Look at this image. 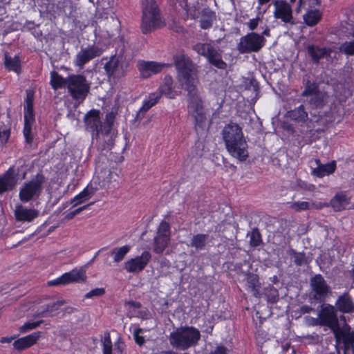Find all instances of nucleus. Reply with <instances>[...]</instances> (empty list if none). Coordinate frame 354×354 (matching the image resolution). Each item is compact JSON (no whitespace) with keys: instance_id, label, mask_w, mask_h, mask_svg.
Returning <instances> with one entry per match:
<instances>
[{"instance_id":"48","label":"nucleus","mask_w":354,"mask_h":354,"mask_svg":"<svg viewBox=\"0 0 354 354\" xmlns=\"http://www.w3.org/2000/svg\"><path fill=\"white\" fill-rule=\"evenodd\" d=\"M290 207L295 211L306 210L310 208L309 203L306 201L293 202L290 205Z\"/></svg>"},{"instance_id":"5","label":"nucleus","mask_w":354,"mask_h":354,"mask_svg":"<svg viewBox=\"0 0 354 354\" xmlns=\"http://www.w3.org/2000/svg\"><path fill=\"white\" fill-rule=\"evenodd\" d=\"M301 96L306 97V102L312 109H322L328 102L329 94L319 85L309 80H304V90Z\"/></svg>"},{"instance_id":"34","label":"nucleus","mask_w":354,"mask_h":354,"mask_svg":"<svg viewBox=\"0 0 354 354\" xmlns=\"http://www.w3.org/2000/svg\"><path fill=\"white\" fill-rule=\"evenodd\" d=\"M349 203V199L344 194H336L330 201V205L335 211H341Z\"/></svg>"},{"instance_id":"36","label":"nucleus","mask_w":354,"mask_h":354,"mask_svg":"<svg viewBox=\"0 0 354 354\" xmlns=\"http://www.w3.org/2000/svg\"><path fill=\"white\" fill-rule=\"evenodd\" d=\"M305 23L310 26L317 24L321 19V14L319 10H309L304 15Z\"/></svg>"},{"instance_id":"51","label":"nucleus","mask_w":354,"mask_h":354,"mask_svg":"<svg viewBox=\"0 0 354 354\" xmlns=\"http://www.w3.org/2000/svg\"><path fill=\"white\" fill-rule=\"evenodd\" d=\"M142 332V329L140 328L136 329L133 332L134 339L139 346L143 345L145 342L144 337L140 335Z\"/></svg>"},{"instance_id":"27","label":"nucleus","mask_w":354,"mask_h":354,"mask_svg":"<svg viewBox=\"0 0 354 354\" xmlns=\"http://www.w3.org/2000/svg\"><path fill=\"white\" fill-rule=\"evenodd\" d=\"M308 53L313 62L319 63L321 59L330 55L331 50L326 48H320L315 45H310L308 47Z\"/></svg>"},{"instance_id":"59","label":"nucleus","mask_w":354,"mask_h":354,"mask_svg":"<svg viewBox=\"0 0 354 354\" xmlns=\"http://www.w3.org/2000/svg\"><path fill=\"white\" fill-rule=\"evenodd\" d=\"M187 13L190 15V17L192 18V19H196L197 17H198V11L196 10V9H193L192 8H187Z\"/></svg>"},{"instance_id":"47","label":"nucleus","mask_w":354,"mask_h":354,"mask_svg":"<svg viewBox=\"0 0 354 354\" xmlns=\"http://www.w3.org/2000/svg\"><path fill=\"white\" fill-rule=\"evenodd\" d=\"M115 118V113L113 111L106 114L104 124H102L103 130L112 131V126Z\"/></svg>"},{"instance_id":"55","label":"nucleus","mask_w":354,"mask_h":354,"mask_svg":"<svg viewBox=\"0 0 354 354\" xmlns=\"http://www.w3.org/2000/svg\"><path fill=\"white\" fill-rule=\"evenodd\" d=\"M48 285L49 286H58V285H66L64 275L62 274L61 277L57 278L56 279L49 281L48 282Z\"/></svg>"},{"instance_id":"35","label":"nucleus","mask_w":354,"mask_h":354,"mask_svg":"<svg viewBox=\"0 0 354 354\" xmlns=\"http://www.w3.org/2000/svg\"><path fill=\"white\" fill-rule=\"evenodd\" d=\"M130 250L131 246L126 245L120 248H114L109 252V254L113 257V262L118 263L124 259Z\"/></svg>"},{"instance_id":"14","label":"nucleus","mask_w":354,"mask_h":354,"mask_svg":"<svg viewBox=\"0 0 354 354\" xmlns=\"http://www.w3.org/2000/svg\"><path fill=\"white\" fill-rule=\"evenodd\" d=\"M151 258L150 252L144 251L140 256L132 258L125 262L124 268L128 272L138 273L145 268Z\"/></svg>"},{"instance_id":"49","label":"nucleus","mask_w":354,"mask_h":354,"mask_svg":"<svg viewBox=\"0 0 354 354\" xmlns=\"http://www.w3.org/2000/svg\"><path fill=\"white\" fill-rule=\"evenodd\" d=\"M104 293H105L104 288H95V289L91 290L88 293H86L84 297H85V298L90 299V298H93V297H100V296L103 295Z\"/></svg>"},{"instance_id":"17","label":"nucleus","mask_w":354,"mask_h":354,"mask_svg":"<svg viewBox=\"0 0 354 354\" xmlns=\"http://www.w3.org/2000/svg\"><path fill=\"white\" fill-rule=\"evenodd\" d=\"M274 16L286 24H295L291 6L283 0H277L274 3Z\"/></svg>"},{"instance_id":"10","label":"nucleus","mask_w":354,"mask_h":354,"mask_svg":"<svg viewBox=\"0 0 354 354\" xmlns=\"http://www.w3.org/2000/svg\"><path fill=\"white\" fill-rule=\"evenodd\" d=\"M44 183V177L37 174L31 181L26 183L19 192V198L26 203L35 198L39 197L41 192V186Z\"/></svg>"},{"instance_id":"7","label":"nucleus","mask_w":354,"mask_h":354,"mask_svg":"<svg viewBox=\"0 0 354 354\" xmlns=\"http://www.w3.org/2000/svg\"><path fill=\"white\" fill-rule=\"evenodd\" d=\"M67 82V88L72 98L82 103L90 91V83L82 75H69Z\"/></svg>"},{"instance_id":"2","label":"nucleus","mask_w":354,"mask_h":354,"mask_svg":"<svg viewBox=\"0 0 354 354\" xmlns=\"http://www.w3.org/2000/svg\"><path fill=\"white\" fill-rule=\"evenodd\" d=\"M174 65L178 71L179 81L184 89L197 86L198 66L192 60L185 54L176 55L174 57Z\"/></svg>"},{"instance_id":"33","label":"nucleus","mask_w":354,"mask_h":354,"mask_svg":"<svg viewBox=\"0 0 354 354\" xmlns=\"http://www.w3.org/2000/svg\"><path fill=\"white\" fill-rule=\"evenodd\" d=\"M170 239L156 235L153 239V250L156 254H162L168 246Z\"/></svg>"},{"instance_id":"28","label":"nucleus","mask_w":354,"mask_h":354,"mask_svg":"<svg viewBox=\"0 0 354 354\" xmlns=\"http://www.w3.org/2000/svg\"><path fill=\"white\" fill-rule=\"evenodd\" d=\"M160 99V94L154 93L149 94L148 99L144 101L142 107L137 113L136 119L141 120L145 115L146 112L154 106Z\"/></svg>"},{"instance_id":"56","label":"nucleus","mask_w":354,"mask_h":354,"mask_svg":"<svg viewBox=\"0 0 354 354\" xmlns=\"http://www.w3.org/2000/svg\"><path fill=\"white\" fill-rule=\"evenodd\" d=\"M85 201H86V200H84V196L80 192L79 194H77L76 196H75L73 199H71V203L73 204V207H75Z\"/></svg>"},{"instance_id":"62","label":"nucleus","mask_w":354,"mask_h":354,"mask_svg":"<svg viewBox=\"0 0 354 354\" xmlns=\"http://www.w3.org/2000/svg\"><path fill=\"white\" fill-rule=\"evenodd\" d=\"M344 354H354V346H344Z\"/></svg>"},{"instance_id":"37","label":"nucleus","mask_w":354,"mask_h":354,"mask_svg":"<svg viewBox=\"0 0 354 354\" xmlns=\"http://www.w3.org/2000/svg\"><path fill=\"white\" fill-rule=\"evenodd\" d=\"M68 77L64 78L57 72L53 71L51 73L50 84L54 89H57L68 86Z\"/></svg>"},{"instance_id":"50","label":"nucleus","mask_w":354,"mask_h":354,"mask_svg":"<svg viewBox=\"0 0 354 354\" xmlns=\"http://www.w3.org/2000/svg\"><path fill=\"white\" fill-rule=\"evenodd\" d=\"M96 189L91 185H88L82 192H81V194L84 197V200L88 201L95 193Z\"/></svg>"},{"instance_id":"58","label":"nucleus","mask_w":354,"mask_h":354,"mask_svg":"<svg viewBox=\"0 0 354 354\" xmlns=\"http://www.w3.org/2000/svg\"><path fill=\"white\" fill-rule=\"evenodd\" d=\"M259 19V17H257L250 20L248 27L251 30H254L257 27Z\"/></svg>"},{"instance_id":"39","label":"nucleus","mask_w":354,"mask_h":354,"mask_svg":"<svg viewBox=\"0 0 354 354\" xmlns=\"http://www.w3.org/2000/svg\"><path fill=\"white\" fill-rule=\"evenodd\" d=\"M155 93L160 94V97L164 95L169 98H174L175 95L172 91L171 79L170 77L169 79H166L165 84L160 87V91Z\"/></svg>"},{"instance_id":"41","label":"nucleus","mask_w":354,"mask_h":354,"mask_svg":"<svg viewBox=\"0 0 354 354\" xmlns=\"http://www.w3.org/2000/svg\"><path fill=\"white\" fill-rule=\"evenodd\" d=\"M65 304H66V300L60 299L56 302L43 306L42 308H45V311H46L47 313H50V317H53L57 315L55 312Z\"/></svg>"},{"instance_id":"42","label":"nucleus","mask_w":354,"mask_h":354,"mask_svg":"<svg viewBox=\"0 0 354 354\" xmlns=\"http://www.w3.org/2000/svg\"><path fill=\"white\" fill-rule=\"evenodd\" d=\"M248 236L250 237V244L252 247H257L261 245V235L258 229L254 228L250 233L248 234Z\"/></svg>"},{"instance_id":"31","label":"nucleus","mask_w":354,"mask_h":354,"mask_svg":"<svg viewBox=\"0 0 354 354\" xmlns=\"http://www.w3.org/2000/svg\"><path fill=\"white\" fill-rule=\"evenodd\" d=\"M246 284L253 296L260 297L261 283L258 275L253 273L248 274L246 277Z\"/></svg>"},{"instance_id":"16","label":"nucleus","mask_w":354,"mask_h":354,"mask_svg":"<svg viewBox=\"0 0 354 354\" xmlns=\"http://www.w3.org/2000/svg\"><path fill=\"white\" fill-rule=\"evenodd\" d=\"M168 66L169 65L166 64L144 60H139L137 64L140 76L142 78H149L151 75L161 72Z\"/></svg>"},{"instance_id":"1","label":"nucleus","mask_w":354,"mask_h":354,"mask_svg":"<svg viewBox=\"0 0 354 354\" xmlns=\"http://www.w3.org/2000/svg\"><path fill=\"white\" fill-rule=\"evenodd\" d=\"M222 137L226 149L234 158L245 161L248 157V143L242 129L236 123L226 124L222 131Z\"/></svg>"},{"instance_id":"8","label":"nucleus","mask_w":354,"mask_h":354,"mask_svg":"<svg viewBox=\"0 0 354 354\" xmlns=\"http://www.w3.org/2000/svg\"><path fill=\"white\" fill-rule=\"evenodd\" d=\"M192 49L199 55L205 57L212 66L219 69L226 68L227 64L222 59L221 53L210 43L198 42L192 46Z\"/></svg>"},{"instance_id":"9","label":"nucleus","mask_w":354,"mask_h":354,"mask_svg":"<svg viewBox=\"0 0 354 354\" xmlns=\"http://www.w3.org/2000/svg\"><path fill=\"white\" fill-rule=\"evenodd\" d=\"M266 39L263 36L255 33H248L240 39L237 49L241 53H250L259 51L264 46Z\"/></svg>"},{"instance_id":"22","label":"nucleus","mask_w":354,"mask_h":354,"mask_svg":"<svg viewBox=\"0 0 354 354\" xmlns=\"http://www.w3.org/2000/svg\"><path fill=\"white\" fill-rule=\"evenodd\" d=\"M42 333L40 331L33 333L26 337L18 339L13 343V346L17 351H23L34 345L39 339Z\"/></svg>"},{"instance_id":"60","label":"nucleus","mask_w":354,"mask_h":354,"mask_svg":"<svg viewBox=\"0 0 354 354\" xmlns=\"http://www.w3.org/2000/svg\"><path fill=\"white\" fill-rule=\"evenodd\" d=\"M47 313L45 311V308H42V306L40 309L37 310L35 313V317H46Z\"/></svg>"},{"instance_id":"21","label":"nucleus","mask_w":354,"mask_h":354,"mask_svg":"<svg viewBox=\"0 0 354 354\" xmlns=\"http://www.w3.org/2000/svg\"><path fill=\"white\" fill-rule=\"evenodd\" d=\"M336 310L343 313H354V302L348 292H344L339 296L336 302Z\"/></svg>"},{"instance_id":"23","label":"nucleus","mask_w":354,"mask_h":354,"mask_svg":"<svg viewBox=\"0 0 354 354\" xmlns=\"http://www.w3.org/2000/svg\"><path fill=\"white\" fill-rule=\"evenodd\" d=\"M16 220L22 222H31L39 216V211L35 209H28L19 205L15 210Z\"/></svg>"},{"instance_id":"53","label":"nucleus","mask_w":354,"mask_h":354,"mask_svg":"<svg viewBox=\"0 0 354 354\" xmlns=\"http://www.w3.org/2000/svg\"><path fill=\"white\" fill-rule=\"evenodd\" d=\"M10 135V129H3L2 131L0 129V143L2 145H5L8 140Z\"/></svg>"},{"instance_id":"19","label":"nucleus","mask_w":354,"mask_h":354,"mask_svg":"<svg viewBox=\"0 0 354 354\" xmlns=\"http://www.w3.org/2000/svg\"><path fill=\"white\" fill-rule=\"evenodd\" d=\"M115 135L113 131L102 130L98 136H94L98 142V149L101 151L110 150L114 145Z\"/></svg>"},{"instance_id":"15","label":"nucleus","mask_w":354,"mask_h":354,"mask_svg":"<svg viewBox=\"0 0 354 354\" xmlns=\"http://www.w3.org/2000/svg\"><path fill=\"white\" fill-rule=\"evenodd\" d=\"M100 115V111L93 109L88 111L84 116L86 129L92 133L93 139H94V136H98L99 133L103 130Z\"/></svg>"},{"instance_id":"29","label":"nucleus","mask_w":354,"mask_h":354,"mask_svg":"<svg viewBox=\"0 0 354 354\" xmlns=\"http://www.w3.org/2000/svg\"><path fill=\"white\" fill-rule=\"evenodd\" d=\"M336 169V162L333 160L327 164H322L319 167H317L312 170V175L317 178H323L325 176L333 174Z\"/></svg>"},{"instance_id":"6","label":"nucleus","mask_w":354,"mask_h":354,"mask_svg":"<svg viewBox=\"0 0 354 354\" xmlns=\"http://www.w3.org/2000/svg\"><path fill=\"white\" fill-rule=\"evenodd\" d=\"M188 93V113L194 119L195 127H203L206 121V111L196 86L185 88Z\"/></svg>"},{"instance_id":"12","label":"nucleus","mask_w":354,"mask_h":354,"mask_svg":"<svg viewBox=\"0 0 354 354\" xmlns=\"http://www.w3.org/2000/svg\"><path fill=\"white\" fill-rule=\"evenodd\" d=\"M104 68L109 78H120L125 75L124 59L122 55L111 57Z\"/></svg>"},{"instance_id":"64","label":"nucleus","mask_w":354,"mask_h":354,"mask_svg":"<svg viewBox=\"0 0 354 354\" xmlns=\"http://www.w3.org/2000/svg\"><path fill=\"white\" fill-rule=\"evenodd\" d=\"M123 346H124V344L122 342H121L120 340H118L115 344V350L118 351L120 353H122V350H123Z\"/></svg>"},{"instance_id":"18","label":"nucleus","mask_w":354,"mask_h":354,"mask_svg":"<svg viewBox=\"0 0 354 354\" xmlns=\"http://www.w3.org/2000/svg\"><path fill=\"white\" fill-rule=\"evenodd\" d=\"M102 50L96 46L82 49L76 55L75 65L82 68L85 64L101 55Z\"/></svg>"},{"instance_id":"46","label":"nucleus","mask_w":354,"mask_h":354,"mask_svg":"<svg viewBox=\"0 0 354 354\" xmlns=\"http://www.w3.org/2000/svg\"><path fill=\"white\" fill-rule=\"evenodd\" d=\"M44 322V320H39L33 322H26L19 328V331L21 333H26L37 328L41 324Z\"/></svg>"},{"instance_id":"44","label":"nucleus","mask_w":354,"mask_h":354,"mask_svg":"<svg viewBox=\"0 0 354 354\" xmlns=\"http://www.w3.org/2000/svg\"><path fill=\"white\" fill-rule=\"evenodd\" d=\"M157 235L160 236L168 237L170 239V225L169 223L162 221L158 228Z\"/></svg>"},{"instance_id":"13","label":"nucleus","mask_w":354,"mask_h":354,"mask_svg":"<svg viewBox=\"0 0 354 354\" xmlns=\"http://www.w3.org/2000/svg\"><path fill=\"white\" fill-rule=\"evenodd\" d=\"M310 286L312 290L313 298L317 301H324L330 292L329 286L319 274L310 279Z\"/></svg>"},{"instance_id":"20","label":"nucleus","mask_w":354,"mask_h":354,"mask_svg":"<svg viewBox=\"0 0 354 354\" xmlns=\"http://www.w3.org/2000/svg\"><path fill=\"white\" fill-rule=\"evenodd\" d=\"M16 172L13 167L0 178V194L12 189L17 184Z\"/></svg>"},{"instance_id":"63","label":"nucleus","mask_w":354,"mask_h":354,"mask_svg":"<svg viewBox=\"0 0 354 354\" xmlns=\"http://www.w3.org/2000/svg\"><path fill=\"white\" fill-rule=\"evenodd\" d=\"M76 311L77 309L71 306H67L63 310L64 314H72Z\"/></svg>"},{"instance_id":"54","label":"nucleus","mask_w":354,"mask_h":354,"mask_svg":"<svg viewBox=\"0 0 354 354\" xmlns=\"http://www.w3.org/2000/svg\"><path fill=\"white\" fill-rule=\"evenodd\" d=\"M34 121V111H24V124H32Z\"/></svg>"},{"instance_id":"61","label":"nucleus","mask_w":354,"mask_h":354,"mask_svg":"<svg viewBox=\"0 0 354 354\" xmlns=\"http://www.w3.org/2000/svg\"><path fill=\"white\" fill-rule=\"evenodd\" d=\"M313 310H314V309L313 308H311L310 306H306V305L302 306L300 308V313L302 314L309 313Z\"/></svg>"},{"instance_id":"52","label":"nucleus","mask_w":354,"mask_h":354,"mask_svg":"<svg viewBox=\"0 0 354 354\" xmlns=\"http://www.w3.org/2000/svg\"><path fill=\"white\" fill-rule=\"evenodd\" d=\"M32 124H24V135L27 142L30 143L32 141V136H31Z\"/></svg>"},{"instance_id":"25","label":"nucleus","mask_w":354,"mask_h":354,"mask_svg":"<svg viewBox=\"0 0 354 354\" xmlns=\"http://www.w3.org/2000/svg\"><path fill=\"white\" fill-rule=\"evenodd\" d=\"M66 284L71 283H82L86 280V270L84 268H75L64 274Z\"/></svg>"},{"instance_id":"38","label":"nucleus","mask_w":354,"mask_h":354,"mask_svg":"<svg viewBox=\"0 0 354 354\" xmlns=\"http://www.w3.org/2000/svg\"><path fill=\"white\" fill-rule=\"evenodd\" d=\"M4 64L6 68L10 71H13L16 73H19L20 71V62L18 57H12L5 53Z\"/></svg>"},{"instance_id":"40","label":"nucleus","mask_w":354,"mask_h":354,"mask_svg":"<svg viewBox=\"0 0 354 354\" xmlns=\"http://www.w3.org/2000/svg\"><path fill=\"white\" fill-rule=\"evenodd\" d=\"M288 254L293 258L294 263L297 266H301L308 263V259L304 252H297L293 249L288 250Z\"/></svg>"},{"instance_id":"3","label":"nucleus","mask_w":354,"mask_h":354,"mask_svg":"<svg viewBox=\"0 0 354 354\" xmlns=\"http://www.w3.org/2000/svg\"><path fill=\"white\" fill-rule=\"evenodd\" d=\"M142 13L140 28L143 34L150 33L165 26L160 10L155 0H142Z\"/></svg>"},{"instance_id":"32","label":"nucleus","mask_w":354,"mask_h":354,"mask_svg":"<svg viewBox=\"0 0 354 354\" xmlns=\"http://www.w3.org/2000/svg\"><path fill=\"white\" fill-rule=\"evenodd\" d=\"M209 239V235L206 234H198L192 238L189 246L196 248V250H205Z\"/></svg>"},{"instance_id":"43","label":"nucleus","mask_w":354,"mask_h":354,"mask_svg":"<svg viewBox=\"0 0 354 354\" xmlns=\"http://www.w3.org/2000/svg\"><path fill=\"white\" fill-rule=\"evenodd\" d=\"M339 50L346 55H354V40L342 43L339 46Z\"/></svg>"},{"instance_id":"30","label":"nucleus","mask_w":354,"mask_h":354,"mask_svg":"<svg viewBox=\"0 0 354 354\" xmlns=\"http://www.w3.org/2000/svg\"><path fill=\"white\" fill-rule=\"evenodd\" d=\"M286 115L290 120L299 122H305L308 120V114L303 104L293 110L288 111Z\"/></svg>"},{"instance_id":"45","label":"nucleus","mask_w":354,"mask_h":354,"mask_svg":"<svg viewBox=\"0 0 354 354\" xmlns=\"http://www.w3.org/2000/svg\"><path fill=\"white\" fill-rule=\"evenodd\" d=\"M102 345L103 354H112V342L111 340L110 333L109 332L104 333Z\"/></svg>"},{"instance_id":"26","label":"nucleus","mask_w":354,"mask_h":354,"mask_svg":"<svg viewBox=\"0 0 354 354\" xmlns=\"http://www.w3.org/2000/svg\"><path fill=\"white\" fill-rule=\"evenodd\" d=\"M216 19V13L209 8H205L201 12L200 27L203 30L209 29Z\"/></svg>"},{"instance_id":"4","label":"nucleus","mask_w":354,"mask_h":354,"mask_svg":"<svg viewBox=\"0 0 354 354\" xmlns=\"http://www.w3.org/2000/svg\"><path fill=\"white\" fill-rule=\"evenodd\" d=\"M201 338L200 331L193 326L178 328L169 337L170 344L177 349L185 351L196 346Z\"/></svg>"},{"instance_id":"11","label":"nucleus","mask_w":354,"mask_h":354,"mask_svg":"<svg viewBox=\"0 0 354 354\" xmlns=\"http://www.w3.org/2000/svg\"><path fill=\"white\" fill-rule=\"evenodd\" d=\"M319 326H328L333 332H336L339 328V321L335 306L328 304L323 307L319 313Z\"/></svg>"},{"instance_id":"24","label":"nucleus","mask_w":354,"mask_h":354,"mask_svg":"<svg viewBox=\"0 0 354 354\" xmlns=\"http://www.w3.org/2000/svg\"><path fill=\"white\" fill-rule=\"evenodd\" d=\"M350 329V326L345 324L342 329L339 327L336 332H333L337 340L342 341L344 346H354V331Z\"/></svg>"},{"instance_id":"57","label":"nucleus","mask_w":354,"mask_h":354,"mask_svg":"<svg viewBox=\"0 0 354 354\" xmlns=\"http://www.w3.org/2000/svg\"><path fill=\"white\" fill-rule=\"evenodd\" d=\"M210 354H228V349L223 345L217 346Z\"/></svg>"}]
</instances>
